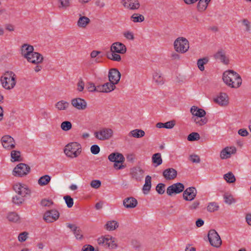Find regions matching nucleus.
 I'll return each instance as SVG.
<instances>
[{"label": "nucleus", "instance_id": "24", "mask_svg": "<svg viewBox=\"0 0 251 251\" xmlns=\"http://www.w3.org/2000/svg\"><path fill=\"white\" fill-rule=\"evenodd\" d=\"M214 57L217 59H219L224 64L227 65L229 63V59L226 56L225 52L222 50H219L215 55Z\"/></svg>", "mask_w": 251, "mask_h": 251}, {"label": "nucleus", "instance_id": "35", "mask_svg": "<svg viewBox=\"0 0 251 251\" xmlns=\"http://www.w3.org/2000/svg\"><path fill=\"white\" fill-rule=\"evenodd\" d=\"M50 180V177L49 175L41 176L38 179V183L41 186L47 185Z\"/></svg>", "mask_w": 251, "mask_h": 251}, {"label": "nucleus", "instance_id": "29", "mask_svg": "<svg viewBox=\"0 0 251 251\" xmlns=\"http://www.w3.org/2000/svg\"><path fill=\"white\" fill-rule=\"evenodd\" d=\"M192 120L198 126H201L206 124L207 122V119L205 117H196L193 116Z\"/></svg>", "mask_w": 251, "mask_h": 251}, {"label": "nucleus", "instance_id": "28", "mask_svg": "<svg viewBox=\"0 0 251 251\" xmlns=\"http://www.w3.org/2000/svg\"><path fill=\"white\" fill-rule=\"evenodd\" d=\"M151 177L147 176L145 178V183L143 187V191L145 194H147L151 188Z\"/></svg>", "mask_w": 251, "mask_h": 251}, {"label": "nucleus", "instance_id": "5", "mask_svg": "<svg viewBox=\"0 0 251 251\" xmlns=\"http://www.w3.org/2000/svg\"><path fill=\"white\" fill-rule=\"evenodd\" d=\"M174 48L177 52L185 53L189 48V42L185 38L179 37L174 42Z\"/></svg>", "mask_w": 251, "mask_h": 251}, {"label": "nucleus", "instance_id": "3", "mask_svg": "<svg viewBox=\"0 0 251 251\" xmlns=\"http://www.w3.org/2000/svg\"><path fill=\"white\" fill-rule=\"evenodd\" d=\"M64 151L69 157H76L81 152V146L77 142L70 143L65 146Z\"/></svg>", "mask_w": 251, "mask_h": 251}, {"label": "nucleus", "instance_id": "45", "mask_svg": "<svg viewBox=\"0 0 251 251\" xmlns=\"http://www.w3.org/2000/svg\"><path fill=\"white\" fill-rule=\"evenodd\" d=\"M68 208H71L74 204V200L70 196L66 195L63 198Z\"/></svg>", "mask_w": 251, "mask_h": 251}, {"label": "nucleus", "instance_id": "43", "mask_svg": "<svg viewBox=\"0 0 251 251\" xmlns=\"http://www.w3.org/2000/svg\"><path fill=\"white\" fill-rule=\"evenodd\" d=\"M72 124L69 121H64L61 124V128L64 131H68L72 128Z\"/></svg>", "mask_w": 251, "mask_h": 251}, {"label": "nucleus", "instance_id": "44", "mask_svg": "<svg viewBox=\"0 0 251 251\" xmlns=\"http://www.w3.org/2000/svg\"><path fill=\"white\" fill-rule=\"evenodd\" d=\"M25 201L24 197L22 196H15L12 198V202L17 205H20L23 203Z\"/></svg>", "mask_w": 251, "mask_h": 251}, {"label": "nucleus", "instance_id": "56", "mask_svg": "<svg viewBox=\"0 0 251 251\" xmlns=\"http://www.w3.org/2000/svg\"><path fill=\"white\" fill-rule=\"evenodd\" d=\"M189 159L193 163H199L200 161V157L196 154L191 155L189 157Z\"/></svg>", "mask_w": 251, "mask_h": 251}, {"label": "nucleus", "instance_id": "39", "mask_svg": "<svg viewBox=\"0 0 251 251\" xmlns=\"http://www.w3.org/2000/svg\"><path fill=\"white\" fill-rule=\"evenodd\" d=\"M107 57L108 59L114 61H120L121 60V56L116 53V52L107 53Z\"/></svg>", "mask_w": 251, "mask_h": 251}, {"label": "nucleus", "instance_id": "62", "mask_svg": "<svg viewBox=\"0 0 251 251\" xmlns=\"http://www.w3.org/2000/svg\"><path fill=\"white\" fill-rule=\"evenodd\" d=\"M243 24L246 26V31H249L250 30V22L246 19H244L242 20Z\"/></svg>", "mask_w": 251, "mask_h": 251}, {"label": "nucleus", "instance_id": "14", "mask_svg": "<svg viewBox=\"0 0 251 251\" xmlns=\"http://www.w3.org/2000/svg\"><path fill=\"white\" fill-rule=\"evenodd\" d=\"M109 80L114 85L117 84L120 79L121 74L116 69H112L109 72Z\"/></svg>", "mask_w": 251, "mask_h": 251}, {"label": "nucleus", "instance_id": "17", "mask_svg": "<svg viewBox=\"0 0 251 251\" xmlns=\"http://www.w3.org/2000/svg\"><path fill=\"white\" fill-rule=\"evenodd\" d=\"M111 52H116V53L124 54L126 51V46L120 42H115L112 44L111 49Z\"/></svg>", "mask_w": 251, "mask_h": 251}, {"label": "nucleus", "instance_id": "57", "mask_svg": "<svg viewBox=\"0 0 251 251\" xmlns=\"http://www.w3.org/2000/svg\"><path fill=\"white\" fill-rule=\"evenodd\" d=\"M82 251H98V250L95 249L91 245H86L83 247Z\"/></svg>", "mask_w": 251, "mask_h": 251}, {"label": "nucleus", "instance_id": "6", "mask_svg": "<svg viewBox=\"0 0 251 251\" xmlns=\"http://www.w3.org/2000/svg\"><path fill=\"white\" fill-rule=\"evenodd\" d=\"M108 159L110 161L114 162L113 167L116 170L125 167L122 164L125 161V157L122 154L118 152L112 153L108 156Z\"/></svg>", "mask_w": 251, "mask_h": 251}, {"label": "nucleus", "instance_id": "49", "mask_svg": "<svg viewBox=\"0 0 251 251\" xmlns=\"http://www.w3.org/2000/svg\"><path fill=\"white\" fill-rule=\"evenodd\" d=\"M153 79L158 84H162L163 83V77L157 73H155L153 75Z\"/></svg>", "mask_w": 251, "mask_h": 251}, {"label": "nucleus", "instance_id": "1", "mask_svg": "<svg viewBox=\"0 0 251 251\" xmlns=\"http://www.w3.org/2000/svg\"><path fill=\"white\" fill-rule=\"evenodd\" d=\"M223 79L227 86L233 88H239L242 82L240 75L232 70L225 72L223 75Z\"/></svg>", "mask_w": 251, "mask_h": 251}, {"label": "nucleus", "instance_id": "32", "mask_svg": "<svg viewBox=\"0 0 251 251\" xmlns=\"http://www.w3.org/2000/svg\"><path fill=\"white\" fill-rule=\"evenodd\" d=\"M90 19L85 16H82L79 18L78 22L77 25L79 27H85L90 23Z\"/></svg>", "mask_w": 251, "mask_h": 251}, {"label": "nucleus", "instance_id": "7", "mask_svg": "<svg viewBox=\"0 0 251 251\" xmlns=\"http://www.w3.org/2000/svg\"><path fill=\"white\" fill-rule=\"evenodd\" d=\"M208 238L210 245L215 248L221 247L222 241L220 236L214 229H211L208 233Z\"/></svg>", "mask_w": 251, "mask_h": 251}, {"label": "nucleus", "instance_id": "30", "mask_svg": "<svg viewBox=\"0 0 251 251\" xmlns=\"http://www.w3.org/2000/svg\"><path fill=\"white\" fill-rule=\"evenodd\" d=\"M220 206L218 202L213 201L209 202L207 206V210L209 212H214L219 209Z\"/></svg>", "mask_w": 251, "mask_h": 251}, {"label": "nucleus", "instance_id": "37", "mask_svg": "<svg viewBox=\"0 0 251 251\" xmlns=\"http://www.w3.org/2000/svg\"><path fill=\"white\" fill-rule=\"evenodd\" d=\"M131 19L133 22L137 23L143 22L145 18L142 15L137 13H134L131 16Z\"/></svg>", "mask_w": 251, "mask_h": 251}, {"label": "nucleus", "instance_id": "34", "mask_svg": "<svg viewBox=\"0 0 251 251\" xmlns=\"http://www.w3.org/2000/svg\"><path fill=\"white\" fill-rule=\"evenodd\" d=\"M69 106V103L64 100L59 101L55 104V107L59 110H65L68 108Z\"/></svg>", "mask_w": 251, "mask_h": 251}, {"label": "nucleus", "instance_id": "33", "mask_svg": "<svg viewBox=\"0 0 251 251\" xmlns=\"http://www.w3.org/2000/svg\"><path fill=\"white\" fill-rule=\"evenodd\" d=\"M145 132L141 129H136L129 132V135L135 138H141L145 135Z\"/></svg>", "mask_w": 251, "mask_h": 251}, {"label": "nucleus", "instance_id": "2", "mask_svg": "<svg viewBox=\"0 0 251 251\" xmlns=\"http://www.w3.org/2000/svg\"><path fill=\"white\" fill-rule=\"evenodd\" d=\"M0 81L3 87L10 90L13 88L16 84V75L12 71L5 72L1 76Z\"/></svg>", "mask_w": 251, "mask_h": 251}, {"label": "nucleus", "instance_id": "63", "mask_svg": "<svg viewBox=\"0 0 251 251\" xmlns=\"http://www.w3.org/2000/svg\"><path fill=\"white\" fill-rule=\"evenodd\" d=\"M77 85V90L79 91V92L82 91L84 87V82L81 79L78 81Z\"/></svg>", "mask_w": 251, "mask_h": 251}, {"label": "nucleus", "instance_id": "47", "mask_svg": "<svg viewBox=\"0 0 251 251\" xmlns=\"http://www.w3.org/2000/svg\"><path fill=\"white\" fill-rule=\"evenodd\" d=\"M207 5L208 3H207L204 0H199L197 5V8L199 11H203L206 8Z\"/></svg>", "mask_w": 251, "mask_h": 251}, {"label": "nucleus", "instance_id": "12", "mask_svg": "<svg viewBox=\"0 0 251 251\" xmlns=\"http://www.w3.org/2000/svg\"><path fill=\"white\" fill-rule=\"evenodd\" d=\"M1 144L5 149L11 150L15 148V143L14 139L9 135H5L1 138Z\"/></svg>", "mask_w": 251, "mask_h": 251}, {"label": "nucleus", "instance_id": "13", "mask_svg": "<svg viewBox=\"0 0 251 251\" xmlns=\"http://www.w3.org/2000/svg\"><path fill=\"white\" fill-rule=\"evenodd\" d=\"M197 193V190L195 187H189L184 191L183 198L186 201H192L196 198Z\"/></svg>", "mask_w": 251, "mask_h": 251}, {"label": "nucleus", "instance_id": "15", "mask_svg": "<svg viewBox=\"0 0 251 251\" xmlns=\"http://www.w3.org/2000/svg\"><path fill=\"white\" fill-rule=\"evenodd\" d=\"M236 152V149L234 147H226L221 152L220 157L222 159H226L230 158L231 154H235Z\"/></svg>", "mask_w": 251, "mask_h": 251}, {"label": "nucleus", "instance_id": "20", "mask_svg": "<svg viewBox=\"0 0 251 251\" xmlns=\"http://www.w3.org/2000/svg\"><path fill=\"white\" fill-rule=\"evenodd\" d=\"M28 57H30V60L28 58H26V59L29 62L34 64H38L42 62L43 60V56L40 54L39 53L34 52L33 51L31 53L30 56Z\"/></svg>", "mask_w": 251, "mask_h": 251}, {"label": "nucleus", "instance_id": "52", "mask_svg": "<svg viewBox=\"0 0 251 251\" xmlns=\"http://www.w3.org/2000/svg\"><path fill=\"white\" fill-rule=\"evenodd\" d=\"M70 0H60V5L59 6V8H63L65 9L68 7L70 5Z\"/></svg>", "mask_w": 251, "mask_h": 251}, {"label": "nucleus", "instance_id": "10", "mask_svg": "<svg viewBox=\"0 0 251 251\" xmlns=\"http://www.w3.org/2000/svg\"><path fill=\"white\" fill-rule=\"evenodd\" d=\"M184 189V185L178 182L169 186L167 189L166 193L169 196H172L174 194H176L182 192Z\"/></svg>", "mask_w": 251, "mask_h": 251}, {"label": "nucleus", "instance_id": "23", "mask_svg": "<svg viewBox=\"0 0 251 251\" xmlns=\"http://www.w3.org/2000/svg\"><path fill=\"white\" fill-rule=\"evenodd\" d=\"M30 170V168L28 165L25 163H20L15 167L13 173H28Z\"/></svg>", "mask_w": 251, "mask_h": 251}, {"label": "nucleus", "instance_id": "16", "mask_svg": "<svg viewBox=\"0 0 251 251\" xmlns=\"http://www.w3.org/2000/svg\"><path fill=\"white\" fill-rule=\"evenodd\" d=\"M122 3L125 7L130 10L138 9L140 6L138 0H123Z\"/></svg>", "mask_w": 251, "mask_h": 251}, {"label": "nucleus", "instance_id": "8", "mask_svg": "<svg viewBox=\"0 0 251 251\" xmlns=\"http://www.w3.org/2000/svg\"><path fill=\"white\" fill-rule=\"evenodd\" d=\"M13 188L15 192L20 196L25 198L31 195V190L25 184L17 183L14 185Z\"/></svg>", "mask_w": 251, "mask_h": 251}, {"label": "nucleus", "instance_id": "50", "mask_svg": "<svg viewBox=\"0 0 251 251\" xmlns=\"http://www.w3.org/2000/svg\"><path fill=\"white\" fill-rule=\"evenodd\" d=\"M11 156L14 161H19L20 158V152L19 151H12L11 152Z\"/></svg>", "mask_w": 251, "mask_h": 251}, {"label": "nucleus", "instance_id": "54", "mask_svg": "<svg viewBox=\"0 0 251 251\" xmlns=\"http://www.w3.org/2000/svg\"><path fill=\"white\" fill-rule=\"evenodd\" d=\"M28 233L23 232L21 233L18 236V240L21 242H25L27 238Z\"/></svg>", "mask_w": 251, "mask_h": 251}, {"label": "nucleus", "instance_id": "53", "mask_svg": "<svg viewBox=\"0 0 251 251\" xmlns=\"http://www.w3.org/2000/svg\"><path fill=\"white\" fill-rule=\"evenodd\" d=\"M200 205V202L198 201H195L193 202L188 206V209L191 211H194L196 210Z\"/></svg>", "mask_w": 251, "mask_h": 251}, {"label": "nucleus", "instance_id": "51", "mask_svg": "<svg viewBox=\"0 0 251 251\" xmlns=\"http://www.w3.org/2000/svg\"><path fill=\"white\" fill-rule=\"evenodd\" d=\"M165 184L159 183L156 187V190L159 194H163L165 192Z\"/></svg>", "mask_w": 251, "mask_h": 251}, {"label": "nucleus", "instance_id": "64", "mask_svg": "<svg viewBox=\"0 0 251 251\" xmlns=\"http://www.w3.org/2000/svg\"><path fill=\"white\" fill-rule=\"evenodd\" d=\"M125 37L127 39L133 40L134 39V36L132 33L127 31L124 33Z\"/></svg>", "mask_w": 251, "mask_h": 251}, {"label": "nucleus", "instance_id": "9", "mask_svg": "<svg viewBox=\"0 0 251 251\" xmlns=\"http://www.w3.org/2000/svg\"><path fill=\"white\" fill-rule=\"evenodd\" d=\"M95 137L100 140H105L110 138L113 135V130L110 128H103L95 132Z\"/></svg>", "mask_w": 251, "mask_h": 251}, {"label": "nucleus", "instance_id": "19", "mask_svg": "<svg viewBox=\"0 0 251 251\" xmlns=\"http://www.w3.org/2000/svg\"><path fill=\"white\" fill-rule=\"evenodd\" d=\"M137 204V200L132 197L125 198L123 200V205L126 208H134L136 207Z\"/></svg>", "mask_w": 251, "mask_h": 251}, {"label": "nucleus", "instance_id": "55", "mask_svg": "<svg viewBox=\"0 0 251 251\" xmlns=\"http://www.w3.org/2000/svg\"><path fill=\"white\" fill-rule=\"evenodd\" d=\"M90 185L92 188L98 189L100 187L101 182L100 180H94L91 181Z\"/></svg>", "mask_w": 251, "mask_h": 251}, {"label": "nucleus", "instance_id": "59", "mask_svg": "<svg viewBox=\"0 0 251 251\" xmlns=\"http://www.w3.org/2000/svg\"><path fill=\"white\" fill-rule=\"evenodd\" d=\"M164 178L167 180H172L176 177L177 174H163Z\"/></svg>", "mask_w": 251, "mask_h": 251}, {"label": "nucleus", "instance_id": "60", "mask_svg": "<svg viewBox=\"0 0 251 251\" xmlns=\"http://www.w3.org/2000/svg\"><path fill=\"white\" fill-rule=\"evenodd\" d=\"M100 151V149L98 145H93L91 147V151L93 154H97Z\"/></svg>", "mask_w": 251, "mask_h": 251}, {"label": "nucleus", "instance_id": "38", "mask_svg": "<svg viewBox=\"0 0 251 251\" xmlns=\"http://www.w3.org/2000/svg\"><path fill=\"white\" fill-rule=\"evenodd\" d=\"M208 61V59L206 57L199 59L197 62L199 69L201 71H203L204 70V65L206 64Z\"/></svg>", "mask_w": 251, "mask_h": 251}, {"label": "nucleus", "instance_id": "42", "mask_svg": "<svg viewBox=\"0 0 251 251\" xmlns=\"http://www.w3.org/2000/svg\"><path fill=\"white\" fill-rule=\"evenodd\" d=\"M105 93H108L111 92V91L114 90L115 88V85L113 83L110 82H107L103 85Z\"/></svg>", "mask_w": 251, "mask_h": 251}, {"label": "nucleus", "instance_id": "40", "mask_svg": "<svg viewBox=\"0 0 251 251\" xmlns=\"http://www.w3.org/2000/svg\"><path fill=\"white\" fill-rule=\"evenodd\" d=\"M224 179L229 183H234L236 178L233 174H225L224 176Z\"/></svg>", "mask_w": 251, "mask_h": 251}, {"label": "nucleus", "instance_id": "48", "mask_svg": "<svg viewBox=\"0 0 251 251\" xmlns=\"http://www.w3.org/2000/svg\"><path fill=\"white\" fill-rule=\"evenodd\" d=\"M200 136L198 133L197 132H192L190 133L187 137V139L188 141H196L200 139Z\"/></svg>", "mask_w": 251, "mask_h": 251}, {"label": "nucleus", "instance_id": "11", "mask_svg": "<svg viewBox=\"0 0 251 251\" xmlns=\"http://www.w3.org/2000/svg\"><path fill=\"white\" fill-rule=\"evenodd\" d=\"M59 217V212L55 210L47 211L44 215V220L48 223H51L57 220Z\"/></svg>", "mask_w": 251, "mask_h": 251}, {"label": "nucleus", "instance_id": "41", "mask_svg": "<svg viewBox=\"0 0 251 251\" xmlns=\"http://www.w3.org/2000/svg\"><path fill=\"white\" fill-rule=\"evenodd\" d=\"M7 219L11 222H16L19 220V216L15 212H11L8 214Z\"/></svg>", "mask_w": 251, "mask_h": 251}, {"label": "nucleus", "instance_id": "18", "mask_svg": "<svg viewBox=\"0 0 251 251\" xmlns=\"http://www.w3.org/2000/svg\"><path fill=\"white\" fill-rule=\"evenodd\" d=\"M71 103L73 106L78 110H84L87 107L86 101L81 98H75L72 100Z\"/></svg>", "mask_w": 251, "mask_h": 251}, {"label": "nucleus", "instance_id": "22", "mask_svg": "<svg viewBox=\"0 0 251 251\" xmlns=\"http://www.w3.org/2000/svg\"><path fill=\"white\" fill-rule=\"evenodd\" d=\"M33 50V46L27 44H24L22 47V54L25 58H28L30 59V58L28 56H30V54H31Z\"/></svg>", "mask_w": 251, "mask_h": 251}, {"label": "nucleus", "instance_id": "31", "mask_svg": "<svg viewBox=\"0 0 251 251\" xmlns=\"http://www.w3.org/2000/svg\"><path fill=\"white\" fill-rule=\"evenodd\" d=\"M175 125V121L173 120L167 122L165 123H158L156 126L158 128L164 127L166 128H172Z\"/></svg>", "mask_w": 251, "mask_h": 251}, {"label": "nucleus", "instance_id": "25", "mask_svg": "<svg viewBox=\"0 0 251 251\" xmlns=\"http://www.w3.org/2000/svg\"><path fill=\"white\" fill-rule=\"evenodd\" d=\"M190 111L193 116L203 117H205L206 115V112L203 109L199 108L196 106H193L191 108Z\"/></svg>", "mask_w": 251, "mask_h": 251}, {"label": "nucleus", "instance_id": "4", "mask_svg": "<svg viewBox=\"0 0 251 251\" xmlns=\"http://www.w3.org/2000/svg\"><path fill=\"white\" fill-rule=\"evenodd\" d=\"M98 243L100 245L106 247L110 249H115L117 247L116 239L109 235H106L99 238Z\"/></svg>", "mask_w": 251, "mask_h": 251}, {"label": "nucleus", "instance_id": "36", "mask_svg": "<svg viewBox=\"0 0 251 251\" xmlns=\"http://www.w3.org/2000/svg\"><path fill=\"white\" fill-rule=\"evenodd\" d=\"M152 161L156 166L160 165L162 162L160 153H156L154 154L152 157Z\"/></svg>", "mask_w": 251, "mask_h": 251}, {"label": "nucleus", "instance_id": "61", "mask_svg": "<svg viewBox=\"0 0 251 251\" xmlns=\"http://www.w3.org/2000/svg\"><path fill=\"white\" fill-rule=\"evenodd\" d=\"M87 88L90 92L96 91V87L94 83L89 82L87 86Z\"/></svg>", "mask_w": 251, "mask_h": 251}, {"label": "nucleus", "instance_id": "46", "mask_svg": "<svg viewBox=\"0 0 251 251\" xmlns=\"http://www.w3.org/2000/svg\"><path fill=\"white\" fill-rule=\"evenodd\" d=\"M75 238L77 240H82L83 238V233L79 227H78L73 232Z\"/></svg>", "mask_w": 251, "mask_h": 251}, {"label": "nucleus", "instance_id": "26", "mask_svg": "<svg viewBox=\"0 0 251 251\" xmlns=\"http://www.w3.org/2000/svg\"><path fill=\"white\" fill-rule=\"evenodd\" d=\"M228 97L226 93H221L220 96L214 99V101L221 105H226L228 104Z\"/></svg>", "mask_w": 251, "mask_h": 251}, {"label": "nucleus", "instance_id": "58", "mask_svg": "<svg viewBox=\"0 0 251 251\" xmlns=\"http://www.w3.org/2000/svg\"><path fill=\"white\" fill-rule=\"evenodd\" d=\"M52 204V202L50 200H43L41 201V204L42 206L44 207H49L51 206Z\"/></svg>", "mask_w": 251, "mask_h": 251}, {"label": "nucleus", "instance_id": "27", "mask_svg": "<svg viewBox=\"0 0 251 251\" xmlns=\"http://www.w3.org/2000/svg\"><path fill=\"white\" fill-rule=\"evenodd\" d=\"M119 226V223L115 220L108 221L104 226V228L108 231H113Z\"/></svg>", "mask_w": 251, "mask_h": 251}, {"label": "nucleus", "instance_id": "21", "mask_svg": "<svg viewBox=\"0 0 251 251\" xmlns=\"http://www.w3.org/2000/svg\"><path fill=\"white\" fill-rule=\"evenodd\" d=\"M224 202L228 205H231L237 202V200L234 196L229 192H226L223 195Z\"/></svg>", "mask_w": 251, "mask_h": 251}]
</instances>
